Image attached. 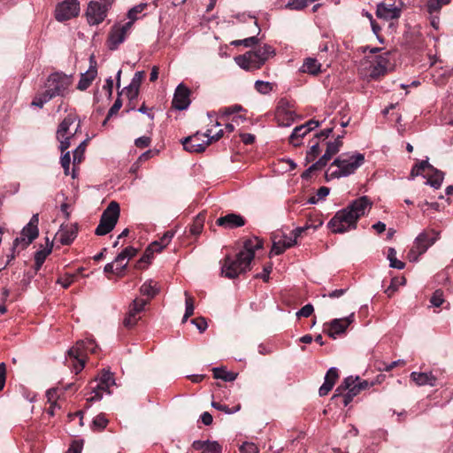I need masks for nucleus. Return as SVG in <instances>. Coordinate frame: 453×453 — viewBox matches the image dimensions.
<instances>
[{"instance_id": "obj_1", "label": "nucleus", "mask_w": 453, "mask_h": 453, "mask_svg": "<svg viewBox=\"0 0 453 453\" xmlns=\"http://www.w3.org/2000/svg\"><path fill=\"white\" fill-rule=\"evenodd\" d=\"M367 196L354 200L346 208L339 211L328 222V227L334 234H342L357 227V220L372 207Z\"/></svg>"}, {"instance_id": "obj_2", "label": "nucleus", "mask_w": 453, "mask_h": 453, "mask_svg": "<svg viewBox=\"0 0 453 453\" xmlns=\"http://www.w3.org/2000/svg\"><path fill=\"white\" fill-rule=\"evenodd\" d=\"M263 247L258 238L248 239L244 242L243 250L237 255L226 256L221 265V274L228 279H234L250 269V263L254 259L255 251Z\"/></svg>"}, {"instance_id": "obj_3", "label": "nucleus", "mask_w": 453, "mask_h": 453, "mask_svg": "<svg viewBox=\"0 0 453 453\" xmlns=\"http://www.w3.org/2000/svg\"><path fill=\"white\" fill-rule=\"evenodd\" d=\"M365 162V155L357 151L338 156L326 171L327 181L354 174Z\"/></svg>"}, {"instance_id": "obj_4", "label": "nucleus", "mask_w": 453, "mask_h": 453, "mask_svg": "<svg viewBox=\"0 0 453 453\" xmlns=\"http://www.w3.org/2000/svg\"><path fill=\"white\" fill-rule=\"evenodd\" d=\"M274 54V50L270 45L265 44L256 50H250L243 55L235 57L234 61L246 71H255L265 65Z\"/></svg>"}, {"instance_id": "obj_5", "label": "nucleus", "mask_w": 453, "mask_h": 453, "mask_svg": "<svg viewBox=\"0 0 453 453\" xmlns=\"http://www.w3.org/2000/svg\"><path fill=\"white\" fill-rule=\"evenodd\" d=\"M379 48H372L370 50V54L361 62L362 70L366 72L372 79H377L381 75H384L388 69L389 65V52H382Z\"/></svg>"}, {"instance_id": "obj_6", "label": "nucleus", "mask_w": 453, "mask_h": 453, "mask_svg": "<svg viewBox=\"0 0 453 453\" xmlns=\"http://www.w3.org/2000/svg\"><path fill=\"white\" fill-rule=\"evenodd\" d=\"M97 345L91 339L80 341L67 352L66 365L72 367L73 372L79 373L85 365V356L89 352L95 354Z\"/></svg>"}, {"instance_id": "obj_7", "label": "nucleus", "mask_w": 453, "mask_h": 453, "mask_svg": "<svg viewBox=\"0 0 453 453\" xmlns=\"http://www.w3.org/2000/svg\"><path fill=\"white\" fill-rule=\"evenodd\" d=\"M441 232L433 228L422 231L414 240L407 254L410 262L418 261V257L440 239Z\"/></svg>"}, {"instance_id": "obj_8", "label": "nucleus", "mask_w": 453, "mask_h": 453, "mask_svg": "<svg viewBox=\"0 0 453 453\" xmlns=\"http://www.w3.org/2000/svg\"><path fill=\"white\" fill-rule=\"evenodd\" d=\"M119 216V206L116 202H111L103 212L99 225L96 228V235H105L109 234L116 226Z\"/></svg>"}, {"instance_id": "obj_9", "label": "nucleus", "mask_w": 453, "mask_h": 453, "mask_svg": "<svg viewBox=\"0 0 453 453\" xmlns=\"http://www.w3.org/2000/svg\"><path fill=\"white\" fill-rule=\"evenodd\" d=\"M112 0H96L91 1L86 11L87 21L90 26L102 23L107 16V12L111 8Z\"/></svg>"}, {"instance_id": "obj_10", "label": "nucleus", "mask_w": 453, "mask_h": 453, "mask_svg": "<svg viewBox=\"0 0 453 453\" xmlns=\"http://www.w3.org/2000/svg\"><path fill=\"white\" fill-rule=\"evenodd\" d=\"M38 215H33L28 224L23 227L20 235L14 239L13 250H24L38 236Z\"/></svg>"}, {"instance_id": "obj_11", "label": "nucleus", "mask_w": 453, "mask_h": 453, "mask_svg": "<svg viewBox=\"0 0 453 453\" xmlns=\"http://www.w3.org/2000/svg\"><path fill=\"white\" fill-rule=\"evenodd\" d=\"M357 380L358 377H347L343 382L336 388L333 398L342 395L343 404L344 406H347L353 400V398L361 392L357 384Z\"/></svg>"}, {"instance_id": "obj_12", "label": "nucleus", "mask_w": 453, "mask_h": 453, "mask_svg": "<svg viewBox=\"0 0 453 453\" xmlns=\"http://www.w3.org/2000/svg\"><path fill=\"white\" fill-rule=\"evenodd\" d=\"M132 28V22L114 24L108 35L107 46L111 50H115L121 44Z\"/></svg>"}, {"instance_id": "obj_13", "label": "nucleus", "mask_w": 453, "mask_h": 453, "mask_svg": "<svg viewBox=\"0 0 453 453\" xmlns=\"http://www.w3.org/2000/svg\"><path fill=\"white\" fill-rule=\"evenodd\" d=\"M184 150L188 152L200 153L205 150V149L211 143V140L207 137H203V133H196L193 135L184 138L182 141Z\"/></svg>"}, {"instance_id": "obj_14", "label": "nucleus", "mask_w": 453, "mask_h": 453, "mask_svg": "<svg viewBox=\"0 0 453 453\" xmlns=\"http://www.w3.org/2000/svg\"><path fill=\"white\" fill-rule=\"evenodd\" d=\"M354 321V313L349 316L334 319L329 323L325 324L324 332L331 338L335 339L337 335L345 333L348 326Z\"/></svg>"}, {"instance_id": "obj_15", "label": "nucleus", "mask_w": 453, "mask_h": 453, "mask_svg": "<svg viewBox=\"0 0 453 453\" xmlns=\"http://www.w3.org/2000/svg\"><path fill=\"white\" fill-rule=\"evenodd\" d=\"M80 12L78 0H63L58 3V22L74 19L79 16Z\"/></svg>"}, {"instance_id": "obj_16", "label": "nucleus", "mask_w": 453, "mask_h": 453, "mask_svg": "<svg viewBox=\"0 0 453 453\" xmlns=\"http://www.w3.org/2000/svg\"><path fill=\"white\" fill-rule=\"evenodd\" d=\"M148 301L141 298H135L129 306L128 312L123 320L126 327L131 328L136 325L141 319L140 313L144 310Z\"/></svg>"}, {"instance_id": "obj_17", "label": "nucleus", "mask_w": 453, "mask_h": 453, "mask_svg": "<svg viewBox=\"0 0 453 453\" xmlns=\"http://www.w3.org/2000/svg\"><path fill=\"white\" fill-rule=\"evenodd\" d=\"M57 93V74L52 73L48 80L47 89L42 94L36 96L32 101V105L42 108L43 104L55 96Z\"/></svg>"}, {"instance_id": "obj_18", "label": "nucleus", "mask_w": 453, "mask_h": 453, "mask_svg": "<svg viewBox=\"0 0 453 453\" xmlns=\"http://www.w3.org/2000/svg\"><path fill=\"white\" fill-rule=\"evenodd\" d=\"M402 13V7L395 4H386L384 2L377 4L376 16L385 20L397 19Z\"/></svg>"}, {"instance_id": "obj_19", "label": "nucleus", "mask_w": 453, "mask_h": 453, "mask_svg": "<svg viewBox=\"0 0 453 453\" xmlns=\"http://www.w3.org/2000/svg\"><path fill=\"white\" fill-rule=\"evenodd\" d=\"M190 90L184 86L183 84H180L176 89L173 99V107L182 111L188 108L190 104Z\"/></svg>"}, {"instance_id": "obj_20", "label": "nucleus", "mask_w": 453, "mask_h": 453, "mask_svg": "<svg viewBox=\"0 0 453 453\" xmlns=\"http://www.w3.org/2000/svg\"><path fill=\"white\" fill-rule=\"evenodd\" d=\"M78 224H65L62 223L58 232H60L59 242L62 245H70L77 237Z\"/></svg>"}, {"instance_id": "obj_21", "label": "nucleus", "mask_w": 453, "mask_h": 453, "mask_svg": "<svg viewBox=\"0 0 453 453\" xmlns=\"http://www.w3.org/2000/svg\"><path fill=\"white\" fill-rule=\"evenodd\" d=\"M216 224L226 229H234L244 226L245 219L239 214L229 213L226 214V216L219 217L216 220Z\"/></svg>"}, {"instance_id": "obj_22", "label": "nucleus", "mask_w": 453, "mask_h": 453, "mask_svg": "<svg viewBox=\"0 0 453 453\" xmlns=\"http://www.w3.org/2000/svg\"><path fill=\"white\" fill-rule=\"evenodd\" d=\"M412 381L418 387L430 386L434 387L436 384L437 378L432 372H412L410 375Z\"/></svg>"}, {"instance_id": "obj_23", "label": "nucleus", "mask_w": 453, "mask_h": 453, "mask_svg": "<svg viewBox=\"0 0 453 453\" xmlns=\"http://www.w3.org/2000/svg\"><path fill=\"white\" fill-rule=\"evenodd\" d=\"M342 147V142L335 139L334 142L326 143V150L325 154L317 161V165L326 166L327 162L336 155Z\"/></svg>"}, {"instance_id": "obj_24", "label": "nucleus", "mask_w": 453, "mask_h": 453, "mask_svg": "<svg viewBox=\"0 0 453 453\" xmlns=\"http://www.w3.org/2000/svg\"><path fill=\"white\" fill-rule=\"evenodd\" d=\"M296 244V241L292 239L290 236L282 235L279 240H276V237L273 240V247L271 250V254L273 255H280L287 249L291 248Z\"/></svg>"}, {"instance_id": "obj_25", "label": "nucleus", "mask_w": 453, "mask_h": 453, "mask_svg": "<svg viewBox=\"0 0 453 453\" xmlns=\"http://www.w3.org/2000/svg\"><path fill=\"white\" fill-rule=\"evenodd\" d=\"M338 377V371L335 367H332L327 371L325 376V381L319 390L320 396H325L331 391Z\"/></svg>"}, {"instance_id": "obj_26", "label": "nucleus", "mask_w": 453, "mask_h": 453, "mask_svg": "<svg viewBox=\"0 0 453 453\" xmlns=\"http://www.w3.org/2000/svg\"><path fill=\"white\" fill-rule=\"evenodd\" d=\"M96 384L95 386H90V392L88 394L86 398L88 403L87 407L96 401H100L103 398L104 393L110 394L111 387H104V385H101L98 381H96Z\"/></svg>"}, {"instance_id": "obj_27", "label": "nucleus", "mask_w": 453, "mask_h": 453, "mask_svg": "<svg viewBox=\"0 0 453 453\" xmlns=\"http://www.w3.org/2000/svg\"><path fill=\"white\" fill-rule=\"evenodd\" d=\"M96 74L97 71L96 66H90L86 73L81 74L77 88L81 91L86 90L95 80Z\"/></svg>"}, {"instance_id": "obj_28", "label": "nucleus", "mask_w": 453, "mask_h": 453, "mask_svg": "<svg viewBox=\"0 0 453 453\" xmlns=\"http://www.w3.org/2000/svg\"><path fill=\"white\" fill-rule=\"evenodd\" d=\"M276 119L279 125L288 127L294 121V113L280 106L276 111Z\"/></svg>"}, {"instance_id": "obj_29", "label": "nucleus", "mask_w": 453, "mask_h": 453, "mask_svg": "<svg viewBox=\"0 0 453 453\" xmlns=\"http://www.w3.org/2000/svg\"><path fill=\"white\" fill-rule=\"evenodd\" d=\"M72 84V75H66L58 73V96H65L67 95L70 91Z\"/></svg>"}, {"instance_id": "obj_30", "label": "nucleus", "mask_w": 453, "mask_h": 453, "mask_svg": "<svg viewBox=\"0 0 453 453\" xmlns=\"http://www.w3.org/2000/svg\"><path fill=\"white\" fill-rule=\"evenodd\" d=\"M310 132V128L303 125L294 128L291 135L289 136V142L294 146H299L301 139L303 138Z\"/></svg>"}, {"instance_id": "obj_31", "label": "nucleus", "mask_w": 453, "mask_h": 453, "mask_svg": "<svg viewBox=\"0 0 453 453\" xmlns=\"http://www.w3.org/2000/svg\"><path fill=\"white\" fill-rule=\"evenodd\" d=\"M159 292L157 282L152 280L145 281L140 288V293L142 296H148L150 299L153 298Z\"/></svg>"}, {"instance_id": "obj_32", "label": "nucleus", "mask_w": 453, "mask_h": 453, "mask_svg": "<svg viewBox=\"0 0 453 453\" xmlns=\"http://www.w3.org/2000/svg\"><path fill=\"white\" fill-rule=\"evenodd\" d=\"M174 234L175 232L173 230L166 231L159 241H155L150 244V249L153 250L160 251L169 244L174 236Z\"/></svg>"}, {"instance_id": "obj_33", "label": "nucleus", "mask_w": 453, "mask_h": 453, "mask_svg": "<svg viewBox=\"0 0 453 453\" xmlns=\"http://www.w3.org/2000/svg\"><path fill=\"white\" fill-rule=\"evenodd\" d=\"M321 65L315 58H306L303 65L301 67V71L308 73L312 75H316L320 72Z\"/></svg>"}, {"instance_id": "obj_34", "label": "nucleus", "mask_w": 453, "mask_h": 453, "mask_svg": "<svg viewBox=\"0 0 453 453\" xmlns=\"http://www.w3.org/2000/svg\"><path fill=\"white\" fill-rule=\"evenodd\" d=\"M213 376L216 379H220L224 381H233L236 379L237 374L226 371L224 367H215L212 369Z\"/></svg>"}, {"instance_id": "obj_35", "label": "nucleus", "mask_w": 453, "mask_h": 453, "mask_svg": "<svg viewBox=\"0 0 453 453\" xmlns=\"http://www.w3.org/2000/svg\"><path fill=\"white\" fill-rule=\"evenodd\" d=\"M204 221H205V216L202 213L198 214L195 218L192 225L190 226V229H189L190 234L195 236L199 235L203 229Z\"/></svg>"}, {"instance_id": "obj_36", "label": "nucleus", "mask_w": 453, "mask_h": 453, "mask_svg": "<svg viewBox=\"0 0 453 453\" xmlns=\"http://www.w3.org/2000/svg\"><path fill=\"white\" fill-rule=\"evenodd\" d=\"M46 396L48 402L50 403V407L47 410V413L53 417L55 414V406L57 405V388H51L47 390Z\"/></svg>"}, {"instance_id": "obj_37", "label": "nucleus", "mask_w": 453, "mask_h": 453, "mask_svg": "<svg viewBox=\"0 0 453 453\" xmlns=\"http://www.w3.org/2000/svg\"><path fill=\"white\" fill-rule=\"evenodd\" d=\"M388 259L389 260V266L402 270L404 268L405 264L396 258V250L394 248H389L388 250Z\"/></svg>"}, {"instance_id": "obj_38", "label": "nucleus", "mask_w": 453, "mask_h": 453, "mask_svg": "<svg viewBox=\"0 0 453 453\" xmlns=\"http://www.w3.org/2000/svg\"><path fill=\"white\" fill-rule=\"evenodd\" d=\"M96 381L100 382L101 385H104V387H111L115 384L113 373L105 370L102 371L98 378L96 379Z\"/></svg>"}, {"instance_id": "obj_39", "label": "nucleus", "mask_w": 453, "mask_h": 453, "mask_svg": "<svg viewBox=\"0 0 453 453\" xmlns=\"http://www.w3.org/2000/svg\"><path fill=\"white\" fill-rule=\"evenodd\" d=\"M51 249H42L37 250L35 254V271H38L44 263L47 256L50 253Z\"/></svg>"}, {"instance_id": "obj_40", "label": "nucleus", "mask_w": 453, "mask_h": 453, "mask_svg": "<svg viewBox=\"0 0 453 453\" xmlns=\"http://www.w3.org/2000/svg\"><path fill=\"white\" fill-rule=\"evenodd\" d=\"M186 300H185V314L182 319V322H186L189 317H191L194 314V298L191 297L188 293L186 291L185 293Z\"/></svg>"}, {"instance_id": "obj_41", "label": "nucleus", "mask_w": 453, "mask_h": 453, "mask_svg": "<svg viewBox=\"0 0 453 453\" xmlns=\"http://www.w3.org/2000/svg\"><path fill=\"white\" fill-rule=\"evenodd\" d=\"M444 173L439 170H434V173L427 180L426 184L434 188H439L443 181Z\"/></svg>"}, {"instance_id": "obj_42", "label": "nucleus", "mask_w": 453, "mask_h": 453, "mask_svg": "<svg viewBox=\"0 0 453 453\" xmlns=\"http://www.w3.org/2000/svg\"><path fill=\"white\" fill-rule=\"evenodd\" d=\"M450 0H428L427 10L430 13L436 12L445 5L449 4Z\"/></svg>"}, {"instance_id": "obj_43", "label": "nucleus", "mask_w": 453, "mask_h": 453, "mask_svg": "<svg viewBox=\"0 0 453 453\" xmlns=\"http://www.w3.org/2000/svg\"><path fill=\"white\" fill-rule=\"evenodd\" d=\"M146 7V4H140L129 10L127 18L130 19L128 22H132V26L134 25V22L138 19L137 15L141 13Z\"/></svg>"}, {"instance_id": "obj_44", "label": "nucleus", "mask_w": 453, "mask_h": 453, "mask_svg": "<svg viewBox=\"0 0 453 453\" xmlns=\"http://www.w3.org/2000/svg\"><path fill=\"white\" fill-rule=\"evenodd\" d=\"M255 88L257 92L266 95L273 90V85L268 81H257L255 82Z\"/></svg>"}, {"instance_id": "obj_45", "label": "nucleus", "mask_w": 453, "mask_h": 453, "mask_svg": "<svg viewBox=\"0 0 453 453\" xmlns=\"http://www.w3.org/2000/svg\"><path fill=\"white\" fill-rule=\"evenodd\" d=\"M430 303L434 307H440L444 303L443 291L441 289L435 290L430 299Z\"/></svg>"}, {"instance_id": "obj_46", "label": "nucleus", "mask_w": 453, "mask_h": 453, "mask_svg": "<svg viewBox=\"0 0 453 453\" xmlns=\"http://www.w3.org/2000/svg\"><path fill=\"white\" fill-rule=\"evenodd\" d=\"M83 156H84V153H82L81 151H78L76 150L73 151V168H72V177L73 178L76 177L77 168H78V165L82 161Z\"/></svg>"}, {"instance_id": "obj_47", "label": "nucleus", "mask_w": 453, "mask_h": 453, "mask_svg": "<svg viewBox=\"0 0 453 453\" xmlns=\"http://www.w3.org/2000/svg\"><path fill=\"white\" fill-rule=\"evenodd\" d=\"M405 279L402 277L401 279L394 278L391 281L390 286L386 289V293L388 296H391L396 290L399 285L405 284Z\"/></svg>"}, {"instance_id": "obj_48", "label": "nucleus", "mask_w": 453, "mask_h": 453, "mask_svg": "<svg viewBox=\"0 0 453 453\" xmlns=\"http://www.w3.org/2000/svg\"><path fill=\"white\" fill-rule=\"evenodd\" d=\"M258 42V39L257 36H250L248 38H245L243 40H235L231 42L234 46H239L243 45L245 47H251L252 45H255Z\"/></svg>"}, {"instance_id": "obj_49", "label": "nucleus", "mask_w": 453, "mask_h": 453, "mask_svg": "<svg viewBox=\"0 0 453 453\" xmlns=\"http://www.w3.org/2000/svg\"><path fill=\"white\" fill-rule=\"evenodd\" d=\"M61 165L64 169V173L65 175H72V171H70V164H71V158L69 152H66L61 157L60 159Z\"/></svg>"}, {"instance_id": "obj_50", "label": "nucleus", "mask_w": 453, "mask_h": 453, "mask_svg": "<svg viewBox=\"0 0 453 453\" xmlns=\"http://www.w3.org/2000/svg\"><path fill=\"white\" fill-rule=\"evenodd\" d=\"M121 93H124L127 98L133 100L138 96L139 88L129 84L124 88Z\"/></svg>"}, {"instance_id": "obj_51", "label": "nucleus", "mask_w": 453, "mask_h": 453, "mask_svg": "<svg viewBox=\"0 0 453 453\" xmlns=\"http://www.w3.org/2000/svg\"><path fill=\"white\" fill-rule=\"evenodd\" d=\"M107 424L108 419L105 418L104 414L97 415L93 420V426L100 430L105 428Z\"/></svg>"}, {"instance_id": "obj_52", "label": "nucleus", "mask_w": 453, "mask_h": 453, "mask_svg": "<svg viewBox=\"0 0 453 453\" xmlns=\"http://www.w3.org/2000/svg\"><path fill=\"white\" fill-rule=\"evenodd\" d=\"M241 453H258L257 445L253 442H243L240 447Z\"/></svg>"}, {"instance_id": "obj_53", "label": "nucleus", "mask_w": 453, "mask_h": 453, "mask_svg": "<svg viewBox=\"0 0 453 453\" xmlns=\"http://www.w3.org/2000/svg\"><path fill=\"white\" fill-rule=\"evenodd\" d=\"M74 119L72 116L65 118L60 124L58 133L61 132L64 134H69V127L73 124Z\"/></svg>"}, {"instance_id": "obj_54", "label": "nucleus", "mask_w": 453, "mask_h": 453, "mask_svg": "<svg viewBox=\"0 0 453 453\" xmlns=\"http://www.w3.org/2000/svg\"><path fill=\"white\" fill-rule=\"evenodd\" d=\"M122 106V102L121 100L118 97L113 105L110 108L109 111H108V114H107V118L104 121V125H105V123L107 122V120L112 117L113 115L117 114V112L119 111V109L121 108Z\"/></svg>"}, {"instance_id": "obj_55", "label": "nucleus", "mask_w": 453, "mask_h": 453, "mask_svg": "<svg viewBox=\"0 0 453 453\" xmlns=\"http://www.w3.org/2000/svg\"><path fill=\"white\" fill-rule=\"evenodd\" d=\"M202 453H221V448L218 442H207Z\"/></svg>"}, {"instance_id": "obj_56", "label": "nucleus", "mask_w": 453, "mask_h": 453, "mask_svg": "<svg viewBox=\"0 0 453 453\" xmlns=\"http://www.w3.org/2000/svg\"><path fill=\"white\" fill-rule=\"evenodd\" d=\"M319 154V142H315V143L311 146L310 150L307 152L306 160L313 161L318 157Z\"/></svg>"}, {"instance_id": "obj_57", "label": "nucleus", "mask_w": 453, "mask_h": 453, "mask_svg": "<svg viewBox=\"0 0 453 453\" xmlns=\"http://www.w3.org/2000/svg\"><path fill=\"white\" fill-rule=\"evenodd\" d=\"M314 311L313 306L311 303L305 304L302 309L296 312L297 317H310Z\"/></svg>"}, {"instance_id": "obj_58", "label": "nucleus", "mask_w": 453, "mask_h": 453, "mask_svg": "<svg viewBox=\"0 0 453 453\" xmlns=\"http://www.w3.org/2000/svg\"><path fill=\"white\" fill-rule=\"evenodd\" d=\"M144 74L145 73L142 71L136 72L130 82V85L140 88L141 83L144 78Z\"/></svg>"}, {"instance_id": "obj_59", "label": "nucleus", "mask_w": 453, "mask_h": 453, "mask_svg": "<svg viewBox=\"0 0 453 453\" xmlns=\"http://www.w3.org/2000/svg\"><path fill=\"white\" fill-rule=\"evenodd\" d=\"M242 111V107L239 104H234V105H231V106H228V107H225L223 110H222V115L223 116H229V115H232L234 113H236V112H239Z\"/></svg>"}, {"instance_id": "obj_60", "label": "nucleus", "mask_w": 453, "mask_h": 453, "mask_svg": "<svg viewBox=\"0 0 453 453\" xmlns=\"http://www.w3.org/2000/svg\"><path fill=\"white\" fill-rule=\"evenodd\" d=\"M211 405L215 409L224 411L227 414H231V413L235 412L240 410V405H237L234 411H231L226 405H224V404H221V403H216V402H212Z\"/></svg>"}, {"instance_id": "obj_61", "label": "nucleus", "mask_w": 453, "mask_h": 453, "mask_svg": "<svg viewBox=\"0 0 453 453\" xmlns=\"http://www.w3.org/2000/svg\"><path fill=\"white\" fill-rule=\"evenodd\" d=\"M134 144L138 148H147L150 144V138L148 136H141L134 141Z\"/></svg>"}, {"instance_id": "obj_62", "label": "nucleus", "mask_w": 453, "mask_h": 453, "mask_svg": "<svg viewBox=\"0 0 453 453\" xmlns=\"http://www.w3.org/2000/svg\"><path fill=\"white\" fill-rule=\"evenodd\" d=\"M223 136V130L220 129L215 134H211V130L208 129L205 133H203V137H207L209 140L212 142L219 141Z\"/></svg>"}, {"instance_id": "obj_63", "label": "nucleus", "mask_w": 453, "mask_h": 453, "mask_svg": "<svg viewBox=\"0 0 453 453\" xmlns=\"http://www.w3.org/2000/svg\"><path fill=\"white\" fill-rule=\"evenodd\" d=\"M82 442L73 441L65 453H81Z\"/></svg>"}, {"instance_id": "obj_64", "label": "nucleus", "mask_w": 453, "mask_h": 453, "mask_svg": "<svg viewBox=\"0 0 453 453\" xmlns=\"http://www.w3.org/2000/svg\"><path fill=\"white\" fill-rule=\"evenodd\" d=\"M192 323L197 327V329L201 333L204 332L207 328V322L203 318L192 319Z\"/></svg>"}]
</instances>
